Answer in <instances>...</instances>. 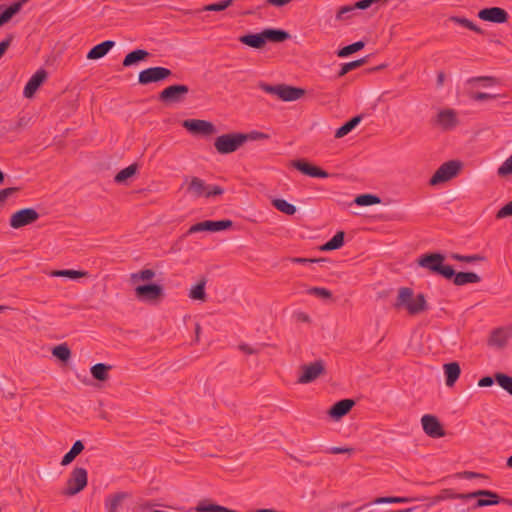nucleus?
<instances>
[{"label": "nucleus", "mask_w": 512, "mask_h": 512, "mask_svg": "<svg viewBox=\"0 0 512 512\" xmlns=\"http://www.w3.org/2000/svg\"><path fill=\"white\" fill-rule=\"evenodd\" d=\"M395 306L404 308L411 314H417L427 309L424 295L415 294L412 289L407 287L399 289Z\"/></svg>", "instance_id": "nucleus-1"}, {"label": "nucleus", "mask_w": 512, "mask_h": 512, "mask_svg": "<svg viewBox=\"0 0 512 512\" xmlns=\"http://www.w3.org/2000/svg\"><path fill=\"white\" fill-rule=\"evenodd\" d=\"M289 37L288 33L282 30L266 29L258 34H248L240 37V41L250 47L260 49L268 41L282 42Z\"/></svg>", "instance_id": "nucleus-2"}, {"label": "nucleus", "mask_w": 512, "mask_h": 512, "mask_svg": "<svg viewBox=\"0 0 512 512\" xmlns=\"http://www.w3.org/2000/svg\"><path fill=\"white\" fill-rule=\"evenodd\" d=\"M444 259V256L439 253L426 254L419 258L418 264L423 268L450 279L454 275V269L451 266L444 265Z\"/></svg>", "instance_id": "nucleus-3"}, {"label": "nucleus", "mask_w": 512, "mask_h": 512, "mask_svg": "<svg viewBox=\"0 0 512 512\" xmlns=\"http://www.w3.org/2000/svg\"><path fill=\"white\" fill-rule=\"evenodd\" d=\"M87 482V470L82 467H75L67 479L66 487L62 491V494L65 496H74L87 486Z\"/></svg>", "instance_id": "nucleus-4"}, {"label": "nucleus", "mask_w": 512, "mask_h": 512, "mask_svg": "<svg viewBox=\"0 0 512 512\" xmlns=\"http://www.w3.org/2000/svg\"><path fill=\"white\" fill-rule=\"evenodd\" d=\"M245 142L246 137L242 133L225 134L215 140V147L219 153L228 154L236 151Z\"/></svg>", "instance_id": "nucleus-5"}, {"label": "nucleus", "mask_w": 512, "mask_h": 512, "mask_svg": "<svg viewBox=\"0 0 512 512\" xmlns=\"http://www.w3.org/2000/svg\"><path fill=\"white\" fill-rule=\"evenodd\" d=\"M461 169V163L449 161L442 164L430 179L432 186H437L454 178Z\"/></svg>", "instance_id": "nucleus-6"}, {"label": "nucleus", "mask_w": 512, "mask_h": 512, "mask_svg": "<svg viewBox=\"0 0 512 512\" xmlns=\"http://www.w3.org/2000/svg\"><path fill=\"white\" fill-rule=\"evenodd\" d=\"M171 75V71L164 67H151L139 73L138 80L140 84H149L159 82Z\"/></svg>", "instance_id": "nucleus-7"}, {"label": "nucleus", "mask_w": 512, "mask_h": 512, "mask_svg": "<svg viewBox=\"0 0 512 512\" xmlns=\"http://www.w3.org/2000/svg\"><path fill=\"white\" fill-rule=\"evenodd\" d=\"M38 213L32 208H26L15 212L11 216L10 225L14 229L21 228L25 225L33 223L38 219Z\"/></svg>", "instance_id": "nucleus-8"}, {"label": "nucleus", "mask_w": 512, "mask_h": 512, "mask_svg": "<svg viewBox=\"0 0 512 512\" xmlns=\"http://www.w3.org/2000/svg\"><path fill=\"white\" fill-rule=\"evenodd\" d=\"M189 92V88L186 85H172L165 88L160 93V99L162 101L171 103L178 102Z\"/></svg>", "instance_id": "nucleus-9"}, {"label": "nucleus", "mask_w": 512, "mask_h": 512, "mask_svg": "<svg viewBox=\"0 0 512 512\" xmlns=\"http://www.w3.org/2000/svg\"><path fill=\"white\" fill-rule=\"evenodd\" d=\"M512 336V328L511 327H501L494 330L489 338V345L502 349L505 347L507 341Z\"/></svg>", "instance_id": "nucleus-10"}, {"label": "nucleus", "mask_w": 512, "mask_h": 512, "mask_svg": "<svg viewBox=\"0 0 512 512\" xmlns=\"http://www.w3.org/2000/svg\"><path fill=\"white\" fill-rule=\"evenodd\" d=\"M183 126L192 133L210 135L215 132L212 123L205 120H185Z\"/></svg>", "instance_id": "nucleus-11"}, {"label": "nucleus", "mask_w": 512, "mask_h": 512, "mask_svg": "<svg viewBox=\"0 0 512 512\" xmlns=\"http://www.w3.org/2000/svg\"><path fill=\"white\" fill-rule=\"evenodd\" d=\"M324 371L322 361L302 366V374L299 377L300 383H309L315 380Z\"/></svg>", "instance_id": "nucleus-12"}, {"label": "nucleus", "mask_w": 512, "mask_h": 512, "mask_svg": "<svg viewBox=\"0 0 512 512\" xmlns=\"http://www.w3.org/2000/svg\"><path fill=\"white\" fill-rule=\"evenodd\" d=\"M232 225V222L229 220H222V221H204L198 224L193 225L189 232H199V231H211V232H217L221 230H225L228 227Z\"/></svg>", "instance_id": "nucleus-13"}, {"label": "nucleus", "mask_w": 512, "mask_h": 512, "mask_svg": "<svg viewBox=\"0 0 512 512\" xmlns=\"http://www.w3.org/2000/svg\"><path fill=\"white\" fill-rule=\"evenodd\" d=\"M424 432L432 438H441L445 436V430L438 418H421Z\"/></svg>", "instance_id": "nucleus-14"}, {"label": "nucleus", "mask_w": 512, "mask_h": 512, "mask_svg": "<svg viewBox=\"0 0 512 512\" xmlns=\"http://www.w3.org/2000/svg\"><path fill=\"white\" fill-rule=\"evenodd\" d=\"M135 292L140 300L148 302L157 299L161 295L162 289L155 284L139 285L136 287Z\"/></svg>", "instance_id": "nucleus-15"}, {"label": "nucleus", "mask_w": 512, "mask_h": 512, "mask_svg": "<svg viewBox=\"0 0 512 512\" xmlns=\"http://www.w3.org/2000/svg\"><path fill=\"white\" fill-rule=\"evenodd\" d=\"M478 16L480 19L495 23H503L507 20V13L505 10L498 8V7H492L483 9L478 13Z\"/></svg>", "instance_id": "nucleus-16"}, {"label": "nucleus", "mask_w": 512, "mask_h": 512, "mask_svg": "<svg viewBox=\"0 0 512 512\" xmlns=\"http://www.w3.org/2000/svg\"><path fill=\"white\" fill-rule=\"evenodd\" d=\"M46 77L47 74L44 70H38L27 82L23 91L24 96L26 98H32Z\"/></svg>", "instance_id": "nucleus-17"}, {"label": "nucleus", "mask_w": 512, "mask_h": 512, "mask_svg": "<svg viewBox=\"0 0 512 512\" xmlns=\"http://www.w3.org/2000/svg\"><path fill=\"white\" fill-rule=\"evenodd\" d=\"M478 497H486L489 501L492 502V505H496L499 503L512 505V499L501 498L496 492H493L491 490L481 489L468 493V500Z\"/></svg>", "instance_id": "nucleus-18"}, {"label": "nucleus", "mask_w": 512, "mask_h": 512, "mask_svg": "<svg viewBox=\"0 0 512 512\" xmlns=\"http://www.w3.org/2000/svg\"><path fill=\"white\" fill-rule=\"evenodd\" d=\"M292 166L301 171L302 173L318 178H326L328 177V173L321 170L320 168L313 166L307 162L301 160H295L292 162Z\"/></svg>", "instance_id": "nucleus-19"}, {"label": "nucleus", "mask_w": 512, "mask_h": 512, "mask_svg": "<svg viewBox=\"0 0 512 512\" xmlns=\"http://www.w3.org/2000/svg\"><path fill=\"white\" fill-rule=\"evenodd\" d=\"M356 405V401L353 399H343L335 403L329 410V416L339 417L348 414L352 408Z\"/></svg>", "instance_id": "nucleus-20"}, {"label": "nucleus", "mask_w": 512, "mask_h": 512, "mask_svg": "<svg viewBox=\"0 0 512 512\" xmlns=\"http://www.w3.org/2000/svg\"><path fill=\"white\" fill-rule=\"evenodd\" d=\"M468 500V493H456L452 489H443L441 492L431 498L429 506H433L445 500Z\"/></svg>", "instance_id": "nucleus-21"}, {"label": "nucleus", "mask_w": 512, "mask_h": 512, "mask_svg": "<svg viewBox=\"0 0 512 512\" xmlns=\"http://www.w3.org/2000/svg\"><path fill=\"white\" fill-rule=\"evenodd\" d=\"M305 91L300 88L279 85L278 97L283 101H296L304 95Z\"/></svg>", "instance_id": "nucleus-22"}, {"label": "nucleus", "mask_w": 512, "mask_h": 512, "mask_svg": "<svg viewBox=\"0 0 512 512\" xmlns=\"http://www.w3.org/2000/svg\"><path fill=\"white\" fill-rule=\"evenodd\" d=\"M115 46L114 41H104L94 46L87 54V58L91 60H97L104 57L113 47Z\"/></svg>", "instance_id": "nucleus-23"}, {"label": "nucleus", "mask_w": 512, "mask_h": 512, "mask_svg": "<svg viewBox=\"0 0 512 512\" xmlns=\"http://www.w3.org/2000/svg\"><path fill=\"white\" fill-rule=\"evenodd\" d=\"M186 183L188 184V191L194 196V197H201L205 196L206 183L197 178L192 177L191 179L186 178Z\"/></svg>", "instance_id": "nucleus-24"}, {"label": "nucleus", "mask_w": 512, "mask_h": 512, "mask_svg": "<svg viewBox=\"0 0 512 512\" xmlns=\"http://www.w3.org/2000/svg\"><path fill=\"white\" fill-rule=\"evenodd\" d=\"M148 57L149 53L146 50L138 49L126 55L123 65L125 67H131L137 65L139 62L145 61Z\"/></svg>", "instance_id": "nucleus-25"}, {"label": "nucleus", "mask_w": 512, "mask_h": 512, "mask_svg": "<svg viewBox=\"0 0 512 512\" xmlns=\"http://www.w3.org/2000/svg\"><path fill=\"white\" fill-rule=\"evenodd\" d=\"M336 426L334 427L339 433L344 436H349L353 433L356 427L350 423L352 418H330Z\"/></svg>", "instance_id": "nucleus-26"}, {"label": "nucleus", "mask_w": 512, "mask_h": 512, "mask_svg": "<svg viewBox=\"0 0 512 512\" xmlns=\"http://www.w3.org/2000/svg\"><path fill=\"white\" fill-rule=\"evenodd\" d=\"M438 123L445 129L451 128L457 123L456 113L453 110H442L438 114Z\"/></svg>", "instance_id": "nucleus-27"}, {"label": "nucleus", "mask_w": 512, "mask_h": 512, "mask_svg": "<svg viewBox=\"0 0 512 512\" xmlns=\"http://www.w3.org/2000/svg\"><path fill=\"white\" fill-rule=\"evenodd\" d=\"M443 368L446 376V385L452 386L460 375V366L456 362H451L445 364Z\"/></svg>", "instance_id": "nucleus-28"}, {"label": "nucleus", "mask_w": 512, "mask_h": 512, "mask_svg": "<svg viewBox=\"0 0 512 512\" xmlns=\"http://www.w3.org/2000/svg\"><path fill=\"white\" fill-rule=\"evenodd\" d=\"M453 278L454 284L458 286L468 283H477L480 281V277L473 272H454Z\"/></svg>", "instance_id": "nucleus-29"}, {"label": "nucleus", "mask_w": 512, "mask_h": 512, "mask_svg": "<svg viewBox=\"0 0 512 512\" xmlns=\"http://www.w3.org/2000/svg\"><path fill=\"white\" fill-rule=\"evenodd\" d=\"M128 495L124 492L116 493L105 500V508L107 512H118L119 507L121 506L122 501Z\"/></svg>", "instance_id": "nucleus-30"}, {"label": "nucleus", "mask_w": 512, "mask_h": 512, "mask_svg": "<svg viewBox=\"0 0 512 512\" xmlns=\"http://www.w3.org/2000/svg\"><path fill=\"white\" fill-rule=\"evenodd\" d=\"M84 449V445L80 440H77L72 448L63 456L61 465L66 466L70 464Z\"/></svg>", "instance_id": "nucleus-31"}, {"label": "nucleus", "mask_w": 512, "mask_h": 512, "mask_svg": "<svg viewBox=\"0 0 512 512\" xmlns=\"http://www.w3.org/2000/svg\"><path fill=\"white\" fill-rule=\"evenodd\" d=\"M205 285H206V279L202 278L199 281V283L192 286L189 291L190 298H192L194 300L204 301L206 299Z\"/></svg>", "instance_id": "nucleus-32"}, {"label": "nucleus", "mask_w": 512, "mask_h": 512, "mask_svg": "<svg viewBox=\"0 0 512 512\" xmlns=\"http://www.w3.org/2000/svg\"><path fill=\"white\" fill-rule=\"evenodd\" d=\"M87 273L85 271H76V270H55L51 272V276L54 277H64L70 280L77 281L82 277H85Z\"/></svg>", "instance_id": "nucleus-33"}, {"label": "nucleus", "mask_w": 512, "mask_h": 512, "mask_svg": "<svg viewBox=\"0 0 512 512\" xmlns=\"http://www.w3.org/2000/svg\"><path fill=\"white\" fill-rule=\"evenodd\" d=\"M194 509L196 512H236L235 510L228 509L224 506L206 502H200Z\"/></svg>", "instance_id": "nucleus-34"}, {"label": "nucleus", "mask_w": 512, "mask_h": 512, "mask_svg": "<svg viewBox=\"0 0 512 512\" xmlns=\"http://www.w3.org/2000/svg\"><path fill=\"white\" fill-rule=\"evenodd\" d=\"M495 83H496V79L493 77H489V76L472 77L466 81L467 85H470L473 87L481 86L484 88L491 87Z\"/></svg>", "instance_id": "nucleus-35"}, {"label": "nucleus", "mask_w": 512, "mask_h": 512, "mask_svg": "<svg viewBox=\"0 0 512 512\" xmlns=\"http://www.w3.org/2000/svg\"><path fill=\"white\" fill-rule=\"evenodd\" d=\"M361 122V116H356L341 126L335 133L337 138H342L351 132Z\"/></svg>", "instance_id": "nucleus-36"}, {"label": "nucleus", "mask_w": 512, "mask_h": 512, "mask_svg": "<svg viewBox=\"0 0 512 512\" xmlns=\"http://www.w3.org/2000/svg\"><path fill=\"white\" fill-rule=\"evenodd\" d=\"M343 241H344V233L338 232L334 235V237L330 241H328L327 243L322 245L320 249L322 251L336 250L343 245Z\"/></svg>", "instance_id": "nucleus-37"}, {"label": "nucleus", "mask_w": 512, "mask_h": 512, "mask_svg": "<svg viewBox=\"0 0 512 512\" xmlns=\"http://www.w3.org/2000/svg\"><path fill=\"white\" fill-rule=\"evenodd\" d=\"M109 370L110 366L103 363H98L91 368V374L97 380L103 381L107 379Z\"/></svg>", "instance_id": "nucleus-38"}, {"label": "nucleus", "mask_w": 512, "mask_h": 512, "mask_svg": "<svg viewBox=\"0 0 512 512\" xmlns=\"http://www.w3.org/2000/svg\"><path fill=\"white\" fill-rule=\"evenodd\" d=\"M137 172V165L132 164L128 166L127 168L121 170L115 177V180L118 183H125L128 179H130L132 176L135 175Z\"/></svg>", "instance_id": "nucleus-39"}, {"label": "nucleus", "mask_w": 512, "mask_h": 512, "mask_svg": "<svg viewBox=\"0 0 512 512\" xmlns=\"http://www.w3.org/2000/svg\"><path fill=\"white\" fill-rule=\"evenodd\" d=\"M272 203L275 208L287 215H293L296 212V207L283 199H274Z\"/></svg>", "instance_id": "nucleus-40"}, {"label": "nucleus", "mask_w": 512, "mask_h": 512, "mask_svg": "<svg viewBox=\"0 0 512 512\" xmlns=\"http://www.w3.org/2000/svg\"><path fill=\"white\" fill-rule=\"evenodd\" d=\"M380 198L371 194H362L355 198V203L359 206H369L379 204Z\"/></svg>", "instance_id": "nucleus-41"}, {"label": "nucleus", "mask_w": 512, "mask_h": 512, "mask_svg": "<svg viewBox=\"0 0 512 512\" xmlns=\"http://www.w3.org/2000/svg\"><path fill=\"white\" fill-rule=\"evenodd\" d=\"M154 271L150 269H146L137 273H133L130 276V281L132 284H137L140 281H149L154 277Z\"/></svg>", "instance_id": "nucleus-42"}, {"label": "nucleus", "mask_w": 512, "mask_h": 512, "mask_svg": "<svg viewBox=\"0 0 512 512\" xmlns=\"http://www.w3.org/2000/svg\"><path fill=\"white\" fill-rule=\"evenodd\" d=\"M411 501L412 499L408 497L387 496L377 497L376 499H374L373 504L408 503Z\"/></svg>", "instance_id": "nucleus-43"}, {"label": "nucleus", "mask_w": 512, "mask_h": 512, "mask_svg": "<svg viewBox=\"0 0 512 512\" xmlns=\"http://www.w3.org/2000/svg\"><path fill=\"white\" fill-rule=\"evenodd\" d=\"M22 3H15L0 14V26L9 21L16 13L20 11Z\"/></svg>", "instance_id": "nucleus-44"}, {"label": "nucleus", "mask_w": 512, "mask_h": 512, "mask_svg": "<svg viewBox=\"0 0 512 512\" xmlns=\"http://www.w3.org/2000/svg\"><path fill=\"white\" fill-rule=\"evenodd\" d=\"M495 380L498 385L512 395V377L498 373L495 376Z\"/></svg>", "instance_id": "nucleus-45"}, {"label": "nucleus", "mask_w": 512, "mask_h": 512, "mask_svg": "<svg viewBox=\"0 0 512 512\" xmlns=\"http://www.w3.org/2000/svg\"><path fill=\"white\" fill-rule=\"evenodd\" d=\"M364 46H365V43L363 41L355 42V43L348 45V46L344 47L343 49H341L338 52V56L342 57V58L348 57L349 55L361 50Z\"/></svg>", "instance_id": "nucleus-46"}, {"label": "nucleus", "mask_w": 512, "mask_h": 512, "mask_svg": "<svg viewBox=\"0 0 512 512\" xmlns=\"http://www.w3.org/2000/svg\"><path fill=\"white\" fill-rule=\"evenodd\" d=\"M53 355L55 357H57L58 359L62 360V361H67L70 357V350L69 348L64 345V344H61V345H58L56 346L54 349H53Z\"/></svg>", "instance_id": "nucleus-47"}, {"label": "nucleus", "mask_w": 512, "mask_h": 512, "mask_svg": "<svg viewBox=\"0 0 512 512\" xmlns=\"http://www.w3.org/2000/svg\"><path fill=\"white\" fill-rule=\"evenodd\" d=\"M497 173L502 177L512 174V155L499 166Z\"/></svg>", "instance_id": "nucleus-48"}, {"label": "nucleus", "mask_w": 512, "mask_h": 512, "mask_svg": "<svg viewBox=\"0 0 512 512\" xmlns=\"http://www.w3.org/2000/svg\"><path fill=\"white\" fill-rule=\"evenodd\" d=\"M364 63H365V59H360V60L352 61L349 63H345L342 65V68H341V71L339 74H340V76H343L346 73H348L349 71L356 69L357 67L363 65Z\"/></svg>", "instance_id": "nucleus-49"}, {"label": "nucleus", "mask_w": 512, "mask_h": 512, "mask_svg": "<svg viewBox=\"0 0 512 512\" xmlns=\"http://www.w3.org/2000/svg\"><path fill=\"white\" fill-rule=\"evenodd\" d=\"M232 3V0H225L219 3H214L207 5L204 9L206 11H221L229 7Z\"/></svg>", "instance_id": "nucleus-50"}, {"label": "nucleus", "mask_w": 512, "mask_h": 512, "mask_svg": "<svg viewBox=\"0 0 512 512\" xmlns=\"http://www.w3.org/2000/svg\"><path fill=\"white\" fill-rule=\"evenodd\" d=\"M452 21L460 24V25H463L473 31H476V32H481V30L476 26L474 25L471 21H469L468 19L466 18H461V17H452L451 18Z\"/></svg>", "instance_id": "nucleus-51"}, {"label": "nucleus", "mask_w": 512, "mask_h": 512, "mask_svg": "<svg viewBox=\"0 0 512 512\" xmlns=\"http://www.w3.org/2000/svg\"><path fill=\"white\" fill-rule=\"evenodd\" d=\"M451 258L455 259V260H458V261L467 262V263H471V262H474V261H477V260L481 259V257L478 256V255L462 256V255L457 254V253L451 254Z\"/></svg>", "instance_id": "nucleus-52"}, {"label": "nucleus", "mask_w": 512, "mask_h": 512, "mask_svg": "<svg viewBox=\"0 0 512 512\" xmlns=\"http://www.w3.org/2000/svg\"><path fill=\"white\" fill-rule=\"evenodd\" d=\"M207 190L205 191L206 197L217 196L223 194L224 190L219 186H212L206 184Z\"/></svg>", "instance_id": "nucleus-53"}, {"label": "nucleus", "mask_w": 512, "mask_h": 512, "mask_svg": "<svg viewBox=\"0 0 512 512\" xmlns=\"http://www.w3.org/2000/svg\"><path fill=\"white\" fill-rule=\"evenodd\" d=\"M309 292L311 294H314L321 298H330L331 297V292L325 288L315 287V288L310 289Z\"/></svg>", "instance_id": "nucleus-54"}, {"label": "nucleus", "mask_w": 512, "mask_h": 512, "mask_svg": "<svg viewBox=\"0 0 512 512\" xmlns=\"http://www.w3.org/2000/svg\"><path fill=\"white\" fill-rule=\"evenodd\" d=\"M329 454H342V453H348L351 454L353 452L352 448L348 447H330L326 451Z\"/></svg>", "instance_id": "nucleus-55"}, {"label": "nucleus", "mask_w": 512, "mask_h": 512, "mask_svg": "<svg viewBox=\"0 0 512 512\" xmlns=\"http://www.w3.org/2000/svg\"><path fill=\"white\" fill-rule=\"evenodd\" d=\"M379 0H361V1H358L354 7L355 9H362V10H365L367 8H369L371 5L377 3Z\"/></svg>", "instance_id": "nucleus-56"}, {"label": "nucleus", "mask_w": 512, "mask_h": 512, "mask_svg": "<svg viewBox=\"0 0 512 512\" xmlns=\"http://www.w3.org/2000/svg\"><path fill=\"white\" fill-rule=\"evenodd\" d=\"M512 215V201L505 205L499 212L497 213L498 218H503L506 216Z\"/></svg>", "instance_id": "nucleus-57"}, {"label": "nucleus", "mask_w": 512, "mask_h": 512, "mask_svg": "<svg viewBox=\"0 0 512 512\" xmlns=\"http://www.w3.org/2000/svg\"><path fill=\"white\" fill-rule=\"evenodd\" d=\"M354 10H355L354 5H353V6H344V7H342V8L339 10V12H338V14H337V18H338L339 20H343V19H345V17H346V15H347V14L351 13V12H352V11H354Z\"/></svg>", "instance_id": "nucleus-58"}, {"label": "nucleus", "mask_w": 512, "mask_h": 512, "mask_svg": "<svg viewBox=\"0 0 512 512\" xmlns=\"http://www.w3.org/2000/svg\"><path fill=\"white\" fill-rule=\"evenodd\" d=\"M244 136L246 137V141L268 138V136L266 134L260 133V132H256V131L248 133V134H244Z\"/></svg>", "instance_id": "nucleus-59"}, {"label": "nucleus", "mask_w": 512, "mask_h": 512, "mask_svg": "<svg viewBox=\"0 0 512 512\" xmlns=\"http://www.w3.org/2000/svg\"><path fill=\"white\" fill-rule=\"evenodd\" d=\"M16 191V188H6L0 191V205L14 192Z\"/></svg>", "instance_id": "nucleus-60"}, {"label": "nucleus", "mask_w": 512, "mask_h": 512, "mask_svg": "<svg viewBox=\"0 0 512 512\" xmlns=\"http://www.w3.org/2000/svg\"><path fill=\"white\" fill-rule=\"evenodd\" d=\"M260 87L267 93L274 94V95L278 96L279 85L278 86H270L267 84H261Z\"/></svg>", "instance_id": "nucleus-61"}, {"label": "nucleus", "mask_w": 512, "mask_h": 512, "mask_svg": "<svg viewBox=\"0 0 512 512\" xmlns=\"http://www.w3.org/2000/svg\"><path fill=\"white\" fill-rule=\"evenodd\" d=\"M493 383H494L493 378H491V377H484V378H482L479 381L478 385L480 387H489V386L493 385Z\"/></svg>", "instance_id": "nucleus-62"}, {"label": "nucleus", "mask_w": 512, "mask_h": 512, "mask_svg": "<svg viewBox=\"0 0 512 512\" xmlns=\"http://www.w3.org/2000/svg\"><path fill=\"white\" fill-rule=\"evenodd\" d=\"M472 97H474L476 100H486V99L494 98L495 96L488 94V93L479 92V93L473 94Z\"/></svg>", "instance_id": "nucleus-63"}, {"label": "nucleus", "mask_w": 512, "mask_h": 512, "mask_svg": "<svg viewBox=\"0 0 512 512\" xmlns=\"http://www.w3.org/2000/svg\"><path fill=\"white\" fill-rule=\"evenodd\" d=\"M291 1L292 0H268V3L276 7H283L289 4Z\"/></svg>", "instance_id": "nucleus-64"}]
</instances>
